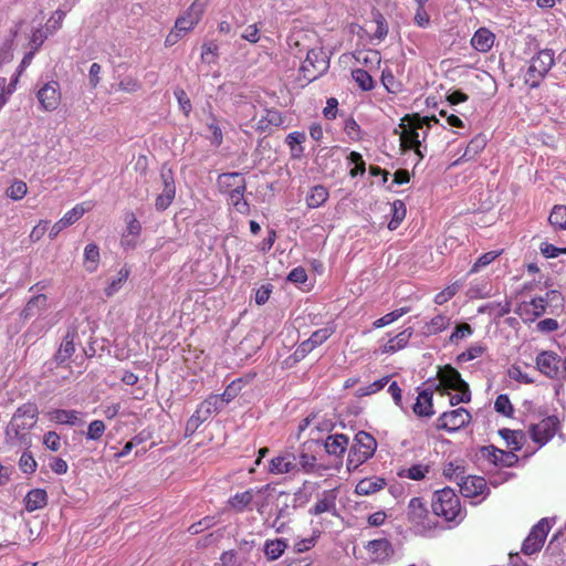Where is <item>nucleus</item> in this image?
<instances>
[{
	"mask_svg": "<svg viewBox=\"0 0 566 566\" xmlns=\"http://www.w3.org/2000/svg\"><path fill=\"white\" fill-rule=\"evenodd\" d=\"M458 485L460 488V492L465 497L475 499L481 496L482 499L488 493V485L484 478L479 475H465L459 476L457 475Z\"/></svg>",
	"mask_w": 566,
	"mask_h": 566,
	"instance_id": "f3484780",
	"label": "nucleus"
},
{
	"mask_svg": "<svg viewBox=\"0 0 566 566\" xmlns=\"http://www.w3.org/2000/svg\"><path fill=\"white\" fill-rule=\"evenodd\" d=\"M551 527L552 523L547 518H542L536 525H534L528 536L523 542V553L526 555L537 553L543 547Z\"/></svg>",
	"mask_w": 566,
	"mask_h": 566,
	"instance_id": "ddd939ff",
	"label": "nucleus"
},
{
	"mask_svg": "<svg viewBox=\"0 0 566 566\" xmlns=\"http://www.w3.org/2000/svg\"><path fill=\"white\" fill-rule=\"evenodd\" d=\"M412 334L413 329L411 327L403 329L396 336L388 339L384 345H381L380 352L382 354H394L400 349H403L409 343Z\"/></svg>",
	"mask_w": 566,
	"mask_h": 566,
	"instance_id": "cd10ccee",
	"label": "nucleus"
},
{
	"mask_svg": "<svg viewBox=\"0 0 566 566\" xmlns=\"http://www.w3.org/2000/svg\"><path fill=\"white\" fill-rule=\"evenodd\" d=\"M244 190L245 188H237L232 189L229 192V201L230 203L235 208V210L242 214L248 213L249 206L248 202L244 200Z\"/></svg>",
	"mask_w": 566,
	"mask_h": 566,
	"instance_id": "09e8293b",
	"label": "nucleus"
},
{
	"mask_svg": "<svg viewBox=\"0 0 566 566\" xmlns=\"http://www.w3.org/2000/svg\"><path fill=\"white\" fill-rule=\"evenodd\" d=\"M286 547L287 545L284 539L276 538L266 541L264 545V554L269 559L275 560L282 556Z\"/></svg>",
	"mask_w": 566,
	"mask_h": 566,
	"instance_id": "49530a36",
	"label": "nucleus"
},
{
	"mask_svg": "<svg viewBox=\"0 0 566 566\" xmlns=\"http://www.w3.org/2000/svg\"><path fill=\"white\" fill-rule=\"evenodd\" d=\"M377 449L375 438L365 431L356 433L354 444L348 454V468H357L358 465L370 459Z\"/></svg>",
	"mask_w": 566,
	"mask_h": 566,
	"instance_id": "0eeeda50",
	"label": "nucleus"
},
{
	"mask_svg": "<svg viewBox=\"0 0 566 566\" xmlns=\"http://www.w3.org/2000/svg\"><path fill=\"white\" fill-rule=\"evenodd\" d=\"M357 63L365 65L369 70L377 67L381 62L380 53L376 50H363L355 54Z\"/></svg>",
	"mask_w": 566,
	"mask_h": 566,
	"instance_id": "a18cd8bd",
	"label": "nucleus"
},
{
	"mask_svg": "<svg viewBox=\"0 0 566 566\" xmlns=\"http://www.w3.org/2000/svg\"><path fill=\"white\" fill-rule=\"evenodd\" d=\"M129 274H130V269L127 265H124L123 268H120L117 271V273L111 279V281L106 285V287L104 289L105 295L107 297H111V296L115 295L119 290H122V287L128 280Z\"/></svg>",
	"mask_w": 566,
	"mask_h": 566,
	"instance_id": "f704fd0d",
	"label": "nucleus"
},
{
	"mask_svg": "<svg viewBox=\"0 0 566 566\" xmlns=\"http://www.w3.org/2000/svg\"><path fill=\"white\" fill-rule=\"evenodd\" d=\"M410 308L409 307H401V308H398V310H395L390 313H387L386 315H384L382 317L376 319L374 323H373V326L375 328H381V327H385L394 322H396L397 319H399L401 316H403L405 314L409 313Z\"/></svg>",
	"mask_w": 566,
	"mask_h": 566,
	"instance_id": "8fccbe9b",
	"label": "nucleus"
},
{
	"mask_svg": "<svg viewBox=\"0 0 566 566\" xmlns=\"http://www.w3.org/2000/svg\"><path fill=\"white\" fill-rule=\"evenodd\" d=\"M305 139L306 136L303 132H292L286 136L285 143L290 147L293 158H300L303 155L304 148L302 144Z\"/></svg>",
	"mask_w": 566,
	"mask_h": 566,
	"instance_id": "37998d69",
	"label": "nucleus"
},
{
	"mask_svg": "<svg viewBox=\"0 0 566 566\" xmlns=\"http://www.w3.org/2000/svg\"><path fill=\"white\" fill-rule=\"evenodd\" d=\"M437 377L439 380L437 386L438 390H441L442 392H449L450 390L455 391V394L450 396L451 406L470 402L471 391L469 389V385L462 379L457 369L447 365L439 368Z\"/></svg>",
	"mask_w": 566,
	"mask_h": 566,
	"instance_id": "39448f33",
	"label": "nucleus"
},
{
	"mask_svg": "<svg viewBox=\"0 0 566 566\" xmlns=\"http://www.w3.org/2000/svg\"><path fill=\"white\" fill-rule=\"evenodd\" d=\"M334 332L335 329L333 326H325L315 331L308 339L301 343L296 353H301L302 356H305L314 348L325 343L334 334Z\"/></svg>",
	"mask_w": 566,
	"mask_h": 566,
	"instance_id": "412c9836",
	"label": "nucleus"
},
{
	"mask_svg": "<svg viewBox=\"0 0 566 566\" xmlns=\"http://www.w3.org/2000/svg\"><path fill=\"white\" fill-rule=\"evenodd\" d=\"M207 7V0H195L175 22V29L185 34L191 31L201 20Z\"/></svg>",
	"mask_w": 566,
	"mask_h": 566,
	"instance_id": "2eb2a0df",
	"label": "nucleus"
},
{
	"mask_svg": "<svg viewBox=\"0 0 566 566\" xmlns=\"http://www.w3.org/2000/svg\"><path fill=\"white\" fill-rule=\"evenodd\" d=\"M494 409L496 412L505 416L512 417L514 412V408L511 403V400L506 395H500L494 402Z\"/></svg>",
	"mask_w": 566,
	"mask_h": 566,
	"instance_id": "680f3d73",
	"label": "nucleus"
},
{
	"mask_svg": "<svg viewBox=\"0 0 566 566\" xmlns=\"http://www.w3.org/2000/svg\"><path fill=\"white\" fill-rule=\"evenodd\" d=\"M381 82L388 93L397 94L402 90V84L396 80L390 70L382 71Z\"/></svg>",
	"mask_w": 566,
	"mask_h": 566,
	"instance_id": "4d7b16f0",
	"label": "nucleus"
},
{
	"mask_svg": "<svg viewBox=\"0 0 566 566\" xmlns=\"http://www.w3.org/2000/svg\"><path fill=\"white\" fill-rule=\"evenodd\" d=\"M218 184L221 189L230 192L232 189L245 188V181L239 172H228L219 176Z\"/></svg>",
	"mask_w": 566,
	"mask_h": 566,
	"instance_id": "4c0bfd02",
	"label": "nucleus"
},
{
	"mask_svg": "<svg viewBox=\"0 0 566 566\" xmlns=\"http://www.w3.org/2000/svg\"><path fill=\"white\" fill-rule=\"evenodd\" d=\"M430 122L437 123L434 117H420L418 115L406 116L401 119L396 133L400 136V145L403 149H413L422 158V142L426 140Z\"/></svg>",
	"mask_w": 566,
	"mask_h": 566,
	"instance_id": "7ed1b4c3",
	"label": "nucleus"
},
{
	"mask_svg": "<svg viewBox=\"0 0 566 566\" xmlns=\"http://www.w3.org/2000/svg\"><path fill=\"white\" fill-rule=\"evenodd\" d=\"M408 517L416 526L422 530L430 528L429 523H426L428 510L421 499L413 497L410 500L408 504Z\"/></svg>",
	"mask_w": 566,
	"mask_h": 566,
	"instance_id": "4be33fe9",
	"label": "nucleus"
},
{
	"mask_svg": "<svg viewBox=\"0 0 566 566\" xmlns=\"http://www.w3.org/2000/svg\"><path fill=\"white\" fill-rule=\"evenodd\" d=\"M48 503V494L43 489H33L24 497V505L28 512L44 507Z\"/></svg>",
	"mask_w": 566,
	"mask_h": 566,
	"instance_id": "c9c22d12",
	"label": "nucleus"
},
{
	"mask_svg": "<svg viewBox=\"0 0 566 566\" xmlns=\"http://www.w3.org/2000/svg\"><path fill=\"white\" fill-rule=\"evenodd\" d=\"M431 506L437 516H441L448 522H453L461 517L460 500L450 488L434 492Z\"/></svg>",
	"mask_w": 566,
	"mask_h": 566,
	"instance_id": "423d86ee",
	"label": "nucleus"
},
{
	"mask_svg": "<svg viewBox=\"0 0 566 566\" xmlns=\"http://www.w3.org/2000/svg\"><path fill=\"white\" fill-rule=\"evenodd\" d=\"M252 493L253 509H255L261 515L269 512L271 505L277 497L275 489L269 484L259 488H252Z\"/></svg>",
	"mask_w": 566,
	"mask_h": 566,
	"instance_id": "a211bd4d",
	"label": "nucleus"
},
{
	"mask_svg": "<svg viewBox=\"0 0 566 566\" xmlns=\"http://www.w3.org/2000/svg\"><path fill=\"white\" fill-rule=\"evenodd\" d=\"M450 325V317L443 314L432 317L423 327V334L427 336L443 332Z\"/></svg>",
	"mask_w": 566,
	"mask_h": 566,
	"instance_id": "79ce46f5",
	"label": "nucleus"
},
{
	"mask_svg": "<svg viewBox=\"0 0 566 566\" xmlns=\"http://www.w3.org/2000/svg\"><path fill=\"white\" fill-rule=\"evenodd\" d=\"M406 206L401 200H395L391 205V220L388 223L389 230H396L406 217Z\"/></svg>",
	"mask_w": 566,
	"mask_h": 566,
	"instance_id": "de8ad7c7",
	"label": "nucleus"
},
{
	"mask_svg": "<svg viewBox=\"0 0 566 566\" xmlns=\"http://www.w3.org/2000/svg\"><path fill=\"white\" fill-rule=\"evenodd\" d=\"M337 488L324 490L323 492L317 494L315 503L308 509V514L318 516L324 513H327L331 514L332 516H337Z\"/></svg>",
	"mask_w": 566,
	"mask_h": 566,
	"instance_id": "dca6fc26",
	"label": "nucleus"
},
{
	"mask_svg": "<svg viewBox=\"0 0 566 566\" xmlns=\"http://www.w3.org/2000/svg\"><path fill=\"white\" fill-rule=\"evenodd\" d=\"M92 209L91 202H82L75 205L71 210L64 213V216L61 218L62 222L65 224V227H70L77 222L85 212L90 211Z\"/></svg>",
	"mask_w": 566,
	"mask_h": 566,
	"instance_id": "58836bf2",
	"label": "nucleus"
},
{
	"mask_svg": "<svg viewBox=\"0 0 566 566\" xmlns=\"http://www.w3.org/2000/svg\"><path fill=\"white\" fill-rule=\"evenodd\" d=\"M164 189L156 199V208L158 210H166L172 202L176 195V187L172 175L170 171L161 174Z\"/></svg>",
	"mask_w": 566,
	"mask_h": 566,
	"instance_id": "5701e85b",
	"label": "nucleus"
},
{
	"mask_svg": "<svg viewBox=\"0 0 566 566\" xmlns=\"http://www.w3.org/2000/svg\"><path fill=\"white\" fill-rule=\"evenodd\" d=\"M352 75L354 81L361 90L370 91L374 88V80L367 71L363 69H356L352 72Z\"/></svg>",
	"mask_w": 566,
	"mask_h": 566,
	"instance_id": "6e6d98bb",
	"label": "nucleus"
},
{
	"mask_svg": "<svg viewBox=\"0 0 566 566\" xmlns=\"http://www.w3.org/2000/svg\"><path fill=\"white\" fill-rule=\"evenodd\" d=\"M227 507L235 513H243L244 511L253 509V493L252 488L242 492H237L227 501Z\"/></svg>",
	"mask_w": 566,
	"mask_h": 566,
	"instance_id": "b1692460",
	"label": "nucleus"
},
{
	"mask_svg": "<svg viewBox=\"0 0 566 566\" xmlns=\"http://www.w3.org/2000/svg\"><path fill=\"white\" fill-rule=\"evenodd\" d=\"M74 352H75L74 342L72 338L66 336L60 345V348L55 355V359L57 360V363L63 364L72 357Z\"/></svg>",
	"mask_w": 566,
	"mask_h": 566,
	"instance_id": "3c124183",
	"label": "nucleus"
},
{
	"mask_svg": "<svg viewBox=\"0 0 566 566\" xmlns=\"http://www.w3.org/2000/svg\"><path fill=\"white\" fill-rule=\"evenodd\" d=\"M105 430L106 426L102 420H93L87 427L86 438L96 441L103 437Z\"/></svg>",
	"mask_w": 566,
	"mask_h": 566,
	"instance_id": "0e129e2a",
	"label": "nucleus"
},
{
	"mask_svg": "<svg viewBox=\"0 0 566 566\" xmlns=\"http://www.w3.org/2000/svg\"><path fill=\"white\" fill-rule=\"evenodd\" d=\"M470 421L471 413L465 408L459 407L443 412L437 419V428L449 432H455L469 424Z\"/></svg>",
	"mask_w": 566,
	"mask_h": 566,
	"instance_id": "f8f14e48",
	"label": "nucleus"
},
{
	"mask_svg": "<svg viewBox=\"0 0 566 566\" xmlns=\"http://www.w3.org/2000/svg\"><path fill=\"white\" fill-rule=\"evenodd\" d=\"M240 380L232 381L223 391V394L218 395L221 398V403L226 407L230 401H232L239 394L241 389Z\"/></svg>",
	"mask_w": 566,
	"mask_h": 566,
	"instance_id": "338daca9",
	"label": "nucleus"
},
{
	"mask_svg": "<svg viewBox=\"0 0 566 566\" xmlns=\"http://www.w3.org/2000/svg\"><path fill=\"white\" fill-rule=\"evenodd\" d=\"M38 408L25 403L17 409L6 429V438L11 444L30 448L32 443L30 431L35 426Z\"/></svg>",
	"mask_w": 566,
	"mask_h": 566,
	"instance_id": "f03ea898",
	"label": "nucleus"
},
{
	"mask_svg": "<svg viewBox=\"0 0 566 566\" xmlns=\"http://www.w3.org/2000/svg\"><path fill=\"white\" fill-rule=\"evenodd\" d=\"M241 127L243 132L250 134L252 130L256 133H270L273 127H279L283 124V116L281 112L274 108H266L256 120L255 106L252 104H243L240 107Z\"/></svg>",
	"mask_w": 566,
	"mask_h": 566,
	"instance_id": "20e7f679",
	"label": "nucleus"
},
{
	"mask_svg": "<svg viewBox=\"0 0 566 566\" xmlns=\"http://www.w3.org/2000/svg\"><path fill=\"white\" fill-rule=\"evenodd\" d=\"M297 458L298 471L303 470L306 473L315 472L316 458L312 454L302 452Z\"/></svg>",
	"mask_w": 566,
	"mask_h": 566,
	"instance_id": "774afa93",
	"label": "nucleus"
},
{
	"mask_svg": "<svg viewBox=\"0 0 566 566\" xmlns=\"http://www.w3.org/2000/svg\"><path fill=\"white\" fill-rule=\"evenodd\" d=\"M429 472V467L424 464H415L403 471L401 474L402 476H406L410 480L420 481L426 478V475Z\"/></svg>",
	"mask_w": 566,
	"mask_h": 566,
	"instance_id": "e2e57ef3",
	"label": "nucleus"
},
{
	"mask_svg": "<svg viewBox=\"0 0 566 566\" xmlns=\"http://www.w3.org/2000/svg\"><path fill=\"white\" fill-rule=\"evenodd\" d=\"M125 221L126 229L122 235V244L125 248H134L137 244V240L142 231V226L134 213H128L125 218Z\"/></svg>",
	"mask_w": 566,
	"mask_h": 566,
	"instance_id": "393cba45",
	"label": "nucleus"
},
{
	"mask_svg": "<svg viewBox=\"0 0 566 566\" xmlns=\"http://www.w3.org/2000/svg\"><path fill=\"white\" fill-rule=\"evenodd\" d=\"M46 418L57 424L75 426L81 422L82 413L76 410L53 409L45 413Z\"/></svg>",
	"mask_w": 566,
	"mask_h": 566,
	"instance_id": "bb28decb",
	"label": "nucleus"
},
{
	"mask_svg": "<svg viewBox=\"0 0 566 566\" xmlns=\"http://www.w3.org/2000/svg\"><path fill=\"white\" fill-rule=\"evenodd\" d=\"M502 251H489L481 256L478 258V260L473 263L472 268L470 269L469 274H474L480 272L482 269L491 264L495 259H497L501 255Z\"/></svg>",
	"mask_w": 566,
	"mask_h": 566,
	"instance_id": "603ef678",
	"label": "nucleus"
},
{
	"mask_svg": "<svg viewBox=\"0 0 566 566\" xmlns=\"http://www.w3.org/2000/svg\"><path fill=\"white\" fill-rule=\"evenodd\" d=\"M39 109L42 112H55L62 102L61 86L57 81L51 80L42 84L35 93Z\"/></svg>",
	"mask_w": 566,
	"mask_h": 566,
	"instance_id": "9d476101",
	"label": "nucleus"
},
{
	"mask_svg": "<svg viewBox=\"0 0 566 566\" xmlns=\"http://www.w3.org/2000/svg\"><path fill=\"white\" fill-rule=\"evenodd\" d=\"M349 440L345 434L337 433L328 436L325 440L324 447L328 454L334 457H342L347 447H348Z\"/></svg>",
	"mask_w": 566,
	"mask_h": 566,
	"instance_id": "473e14b6",
	"label": "nucleus"
},
{
	"mask_svg": "<svg viewBox=\"0 0 566 566\" xmlns=\"http://www.w3.org/2000/svg\"><path fill=\"white\" fill-rule=\"evenodd\" d=\"M547 302L544 297H534L530 302H524L520 305V315L525 321H534L536 317L543 315L546 311Z\"/></svg>",
	"mask_w": 566,
	"mask_h": 566,
	"instance_id": "a878e982",
	"label": "nucleus"
},
{
	"mask_svg": "<svg viewBox=\"0 0 566 566\" xmlns=\"http://www.w3.org/2000/svg\"><path fill=\"white\" fill-rule=\"evenodd\" d=\"M433 395L429 390H422L418 394L413 405V411L420 417H430L433 415Z\"/></svg>",
	"mask_w": 566,
	"mask_h": 566,
	"instance_id": "72a5a7b5",
	"label": "nucleus"
},
{
	"mask_svg": "<svg viewBox=\"0 0 566 566\" xmlns=\"http://www.w3.org/2000/svg\"><path fill=\"white\" fill-rule=\"evenodd\" d=\"M554 53L551 50H542L530 62L525 74V83L531 87H537L548 71L554 65Z\"/></svg>",
	"mask_w": 566,
	"mask_h": 566,
	"instance_id": "6e6552de",
	"label": "nucleus"
},
{
	"mask_svg": "<svg viewBox=\"0 0 566 566\" xmlns=\"http://www.w3.org/2000/svg\"><path fill=\"white\" fill-rule=\"evenodd\" d=\"M27 193H28V186L22 180L12 181L11 185L6 190V195L14 201L22 200L27 196Z\"/></svg>",
	"mask_w": 566,
	"mask_h": 566,
	"instance_id": "864d4df0",
	"label": "nucleus"
},
{
	"mask_svg": "<svg viewBox=\"0 0 566 566\" xmlns=\"http://www.w3.org/2000/svg\"><path fill=\"white\" fill-rule=\"evenodd\" d=\"M462 287L461 282H453L434 296V303L442 305L451 300Z\"/></svg>",
	"mask_w": 566,
	"mask_h": 566,
	"instance_id": "5fc2aeb1",
	"label": "nucleus"
},
{
	"mask_svg": "<svg viewBox=\"0 0 566 566\" xmlns=\"http://www.w3.org/2000/svg\"><path fill=\"white\" fill-rule=\"evenodd\" d=\"M368 557L374 563L388 562L394 555L391 543L386 538L369 541L366 545Z\"/></svg>",
	"mask_w": 566,
	"mask_h": 566,
	"instance_id": "aec40b11",
	"label": "nucleus"
},
{
	"mask_svg": "<svg viewBox=\"0 0 566 566\" xmlns=\"http://www.w3.org/2000/svg\"><path fill=\"white\" fill-rule=\"evenodd\" d=\"M499 433L503 440H505L506 446L511 449L510 452L521 450L524 440V433L522 431L502 429L499 431Z\"/></svg>",
	"mask_w": 566,
	"mask_h": 566,
	"instance_id": "c03bdc74",
	"label": "nucleus"
},
{
	"mask_svg": "<svg viewBox=\"0 0 566 566\" xmlns=\"http://www.w3.org/2000/svg\"><path fill=\"white\" fill-rule=\"evenodd\" d=\"M485 347L481 344L471 345L467 350L458 356V361L468 363L483 355Z\"/></svg>",
	"mask_w": 566,
	"mask_h": 566,
	"instance_id": "052dcab7",
	"label": "nucleus"
},
{
	"mask_svg": "<svg viewBox=\"0 0 566 566\" xmlns=\"http://www.w3.org/2000/svg\"><path fill=\"white\" fill-rule=\"evenodd\" d=\"M101 254H99V248L95 243H88L84 248L83 252V265L84 269L90 272L94 273L99 265Z\"/></svg>",
	"mask_w": 566,
	"mask_h": 566,
	"instance_id": "e433bc0d",
	"label": "nucleus"
},
{
	"mask_svg": "<svg viewBox=\"0 0 566 566\" xmlns=\"http://www.w3.org/2000/svg\"><path fill=\"white\" fill-rule=\"evenodd\" d=\"M49 307L48 297L44 294H39L32 297L21 312V316L24 319L38 317L43 315Z\"/></svg>",
	"mask_w": 566,
	"mask_h": 566,
	"instance_id": "c85d7f7f",
	"label": "nucleus"
},
{
	"mask_svg": "<svg viewBox=\"0 0 566 566\" xmlns=\"http://www.w3.org/2000/svg\"><path fill=\"white\" fill-rule=\"evenodd\" d=\"M291 50L306 52V57L300 66L303 78L307 82L316 80L329 66V59L324 52L318 34L310 29H294L287 38Z\"/></svg>",
	"mask_w": 566,
	"mask_h": 566,
	"instance_id": "f257e3e1",
	"label": "nucleus"
},
{
	"mask_svg": "<svg viewBox=\"0 0 566 566\" xmlns=\"http://www.w3.org/2000/svg\"><path fill=\"white\" fill-rule=\"evenodd\" d=\"M559 428V420L555 416L543 418L537 423H534L530 428V434L532 440L538 444V447L545 446L557 432Z\"/></svg>",
	"mask_w": 566,
	"mask_h": 566,
	"instance_id": "4468645a",
	"label": "nucleus"
},
{
	"mask_svg": "<svg viewBox=\"0 0 566 566\" xmlns=\"http://www.w3.org/2000/svg\"><path fill=\"white\" fill-rule=\"evenodd\" d=\"M548 222L554 230H566V205H556L552 208L548 216Z\"/></svg>",
	"mask_w": 566,
	"mask_h": 566,
	"instance_id": "ea45409f",
	"label": "nucleus"
},
{
	"mask_svg": "<svg viewBox=\"0 0 566 566\" xmlns=\"http://www.w3.org/2000/svg\"><path fill=\"white\" fill-rule=\"evenodd\" d=\"M19 468L25 474H32L38 468V463L31 452L24 451L19 459Z\"/></svg>",
	"mask_w": 566,
	"mask_h": 566,
	"instance_id": "bf43d9fd",
	"label": "nucleus"
},
{
	"mask_svg": "<svg viewBox=\"0 0 566 566\" xmlns=\"http://www.w3.org/2000/svg\"><path fill=\"white\" fill-rule=\"evenodd\" d=\"M494 41L495 35L491 30L488 28H480L473 34L471 45L474 50L486 53L492 49Z\"/></svg>",
	"mask_w": 566,
	"mask_h": 566,
	"instance_id": "c756f323",
	"label": "nucleus"
},
{
	"mask_svg": "<svg viewBox=\"0 0 566 566\" xmlns=\"http://www.w3.org/2000/svg\"><path fill=\"white\" fill-rule=\"evenodd\" d=\"M329 198V191L325 186L316 185L308 189L305 203L308 209L322 207Z\"/></svg>",
	"mask_w": 566,
	"mask_h": 566,
	"instance_id": "7c9ffc66",
	"label": "nucleus"
},
{
	"mask_svg": "<svg viewBox=\"0 0 566 566\" xmlns=\"http://www.w3.org/2000/svg\"><path fill=\"white\" fill-rule=\"evenodd\" d=\"M535 364L538 371L544 376L556 380H565L564 357H559L555 352H541L536 356Z\"/></svg>",
	"mask_w": 566,
	"mask_h": 566,
	"instance_id": "1a4fd4ad",
	"label": "nucleus"
},
{
	"mask_svg": "<svg viewBox=\"0 0 566 566\" xmlns=\"http://www.w3.org/2000/svg\"><path fill=\"white\" fill-rule=\"evenodd\" d=\"M389 381V377L385 376L374 382L369 384L366 387H360L356 391V396L365 397L380 391Z\"/></svg>",
	"mask_w": 566,
	"mask_h": 566,
	"instance_id": "13d9d810",
	"label": "nucleus"
},
{
	"mask_svg": "<svg viewBox=\"0 0 566 566\" xmlns=\"http://www.w3.org/2000/svg\"><path fill=\"white\" fill-rule=\"evenodd\" d=\"M65 18V12L62 10H56L53 12V14L49 18V20L45 23V29L49 31V33L53 34L57 30L61 29L63 24V20Z\"/></svg>",
	"mask_w": 566,
	"mask_h": 566,
	"instance_id": "69168bd1",
	"label": "nucleus"
},
{
	"mask_svg": "<svg viewBox=\"0 0 566 566\" xmlns=\"http://www.w3.org/2000/svg\"><path fill=\"white\" fill-rule=\"evenodd\" d=\"M224 407L221 403V398H219L217 395H211L198 406L197 410L203 417L209 419L213 413L219 412Z\"/></svg>",
	"mask_w": 566,
	"mask_h": 566,
	"instance_id": "a19ab883",
	"label": "nucleus"
},
{
	"mask_svg": "<svg viewBox=\"0 0 566 566\" xmlns=\"http://www.w3.org/2000/svg\"><path fill=\"white\" fill-rule=\"evenodd\" d=\"M386 485V481L379 476H368L361 479L355 488V493L358 495H371L380 490H382Z\"/></svg>",
	"mask_w": 566,
	"mask_h": 566,
	"instance_id": "2f4dec72",
	"label": "nucleus"
},
{
	"mask_svg": "<svg viewBox=\"0 0 566 566\" xmlns=\"http://www.w3.org/2000/svg\"><path fill=\"white\" fill-rule=\"evenodd\" d=\"M481 457L495 467H512L517 462V455L514 452H506L493 446L481 449Z\"/></svg>",
	"mask_w": 566,
	"mask_h": 566,
	"instance_id": "6ab92c4d",
	"label": "nucleus"
},
{
	"mask_svg": "<svg viewBox=\"0 0 566 566\" xmlns=\"http://www.w3.org/2000/svg\"><path fill=\"white\" fill-rule=\"evenodd\" d=\"M266 471L272 475L295 474L298 472L297 458L290 450L281 451L269 461Z\"/></svg>",
	"mask_w": 566,
	"mask_h": 566,
	"instance_id": "9b49d317",
	"label": "nucleus"
}]
</instances>
